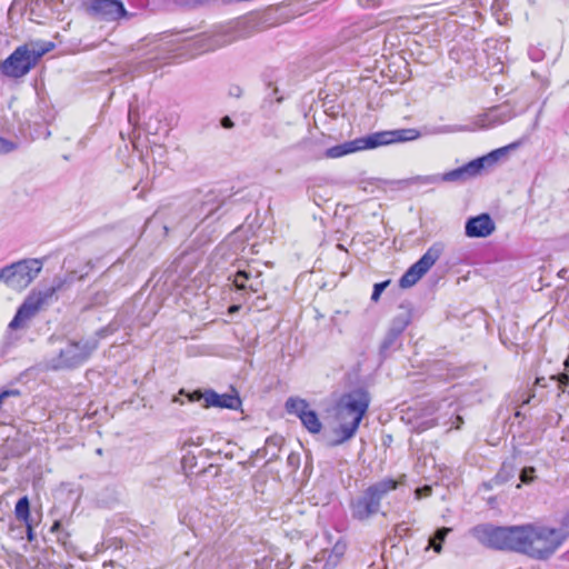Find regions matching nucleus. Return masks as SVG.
Instances as JSON below:
<instances>
[{
    "label": "nucleus",
    "instance_id": "1",
    "mask_svg": "<svg viewBox=\"0 0 569 569\" xmlns=\"http://www.w3.org/2000/svg\"><path fill=\"white\" fill-rule=\"evenodd\" d=\"M419 137L420 132L413 128L378 131L328 148L325 150L323 154L316 156V159H320L322 157L337 159L357 151L375 149L397 142L413 141Z\"/></svg>",
    "mask_w": 569,
    "mask_h": 569
},
{
    "label": "nucleus",
    "instance_id": "2",
    "mask_svg": "<svg viewBox=\"0 0 569 569\" xmlns=\"http://www.w3.org/2000/svg\"><path fill=\"white\" fill-rule=\"evenodd\" d=\"M519 553L543 560L561 546L563 536L560 530L548 527L523 525Z\"/></svg>",
    "mask_w": 569,
    "mask_h": 569
},
{
    "label": "nucleus",
    "instance_id": "3",
    "mask_svg": "<svg viewBox=\"0 0 569 569\" xmlns=\"http://www.w3.org/2000/svg\"><path fill=\"white\" fill-rule=\"evenodd\" d=\"M401 483V480L389 477L371 483L360 496L350 501L351 517L358 521H367L378 515L382 500Z\"/></svg>",
    "mask_w": 569,
    "mask_h": 569
},
{
    "label": "nucleus",
    "instance_id": "4",
    "mask_svg": "<svg viewBox=\"0 0 569 569\" xmlns=\"http://www.w3.org/2000/svg\"><path fill=\"white\" fill-rule=\"evenodd\" d=\"M471 533L488 548L519 552L522 526L499 527L485 523L473 527Z\"/></svg>",
    "mask_w": 569,
    "mask_h": 569
},
{
    "label": "nucleus",
    "instance_id": "5",
    "mask_svg": "<svg viewBox=\"0 0 569 569\" xmlns=\"http://www.w3.org/2000/svg\"><path fill=\"white\" fill-rule=\"evenodd\" d=\"M231 193L227 189H210L204 193H198L192 198V204L184 219L191 222L203 223L207 220H219V211L228 203Z\"/></svg>",
    "mask_w": 569,
    "mask_h": 569
},
{
    "label": "nucleus",
    "instance_id": "6",
    "mask_svg": "<svg viewBox=\"0 0 569 569\" xmlns=\"http://www.w3.org/2000/svg\"><path fill=\"white\" fill-rule=\"evenodd\" d=\"M370 403V396L363 388L355 389L345 393L338 403V420H350L360 425Z\"/></svg>",
    "mask_w": 569,
    "mask_h": 569
},
{
    "label": "nucleus",
    "instance_id": "7",
    "mask_svg": "<svg viewBox=\"0 0 569 569\" xmlns=\"http://www.w3.org/2000/svg\"><path fill=\"white\" fill-rule=\"evenodd\" d=\"M33 67H36V49H29L28 44H22L0 63V71L8 78L18 79L26 76Z\"/></svg>",
    "mask_w": 569,
    "mask_h": 569
},
{
    "label": "nucleus",
    "instance_id": "8",
    "mask_svg": "<svg viewBox=\"0 0 569 569\" xmlns=\"http://www.w3.org/2000/svg\"><path fill=\"white\" fill-rule=\"evenodd\" d=\"M98 348V340L87 339L78 342L71 341L61 349L54 368H76L84 363Z\"/></svg>",
    "mask_w": 569,
    "mask_h": 569
},
{
    "label": "nucleus",
    "instance_id": "9",
    "mask_svg": "<svg viewBox=\"0 0 569 569\" xmlns=\"http://www.w3.org/2000/svg\"><path fill=\"white\" fill-rule=\"evenodd\" d=\"M443 250L445 244L442 242H435L430 246L422 257L403 273L399 280V286L410 288L416 284L437 262Z\"/></svg>",
    "mask_w": 569,
    "mask_h": 569
},
{
    "label": "nucleus",
    "instance_id": "10",
    "mask_svg": "<svg viewBox=\"0 0 569 569\" xmlns=\"http://www.w3.org/2000/svg\"><path fill=\"white\" fill-rule=\"evenodd\" d=\"M36 315V290L32 289L27 300L18 308L13 319L8 326V331L3 340L2 348L7 351L11 346L19 340L16 331L22 330L28 327V321Z\"/></svg>",
    "mask_w": 569,
    "mask_h": 569
},
{
    "label": "nucleus",
    "instance_id": "11",
    "mask_svg": "<svg viewBox=\"0 0 569 569\" xmlns=\"http://www.w3.org/2000/svg\"><path fill=\"white\" fill-rule=\"evenodd\" d=\"M7 287L16 291H22L33 280L36 272V259H23L8 266Z\"/></svg>",
    "mask_w": 569,
    "mask_h": 569
},
{
    "label": "nucleus",
    "instance_id": "12",
    "mask_svg": "<svg viewBox=\"0 0 569 569\" xmlns=\"http://www.w3.org/2000/svg\"><path fill=\"white\" fill-rule=\"evenodd\" d=\"M188 399L191 402H197L200 400L204 401V408H222V409H231L236 410L241 406V400L238 393H223L219 395L212 389H207L203 392L200 390H196L191 393H188Z\"/></svg>",
    "mask_w": 569,
    "mask_h": 569
},
{
    "label": "nucleus",
    "instance_id": "13",
    "mask_svg": "<svg viewBox=\"0 0 569 569\" xmlns=\"http://www.w3.org/2000/svg\"><path fill=\"white\" fill-rule=\"evenodd\" d=\"M88 10L92 16L106 21H116L127 16L120 0H92Z\"/></svg>",
    "mask_w": 569,
    "mask_h": 569
},
{
    "label": "nucleus",
    "instance_id": "14",
    "mask_svg": "<svg viewBox=\"0 0 569 569\" xmlns=\"http://www.w3.org/2000/svg\"><path fill=\"white\" fill-rule=\"evenodd\" d=\"M486 169L487 168L483 164V160H481L479 157L459 168L445 172L443 179L446 182H466L470 179L481 176Z\"/></svg>",
    "mask_w": 569,
    "mask_h": 569
},
{
    "label": "nucleus",
    "instance_id": "15",
    "mask_svg": "<svg viewBox=\"0 0 569 569\" xmlns=\"http://www.w3.org/2000/svg\"><path fill=\"white\" fill-rule=\"evenodd\" d=\"M496 230V224L489 213L470 217L465 224V233L469 238H486Z\"/></svg>",
    "mask_w": 569,
    "mask_h": 569
},
{
    "label": "nucleus",
    "instance_id": "16",
    "mask_svg": "<svg viewBox=\"0 0 569 569\" xmlns=\"http://www.w3.org/2000/svg\"><path fill=\"white\" fill-rule=\"evenodd\" d=\"M241 38L237 26H224L220 27L211 37H209V43L206 50H214L228 46L236 40Z\"/></svg>",
    "mask_w": 569,
    "mask_h": 569
},
{
    "label": "nucleus",
    "instance_id": "17",
    "mask_svg": "<svg viewBox=\"0 0 569 569\" xmlns=\"http://www.w3.org/2000/svg\"><path fill=\"white\" fill-rule=\"evenodd\" d=\"M261 274L256 272L254 274L249 270H238L234 274L233 284L239 290H250L251 292H258L262 284Z\"/></svg>",
    "mask_w": 569,
    "mask_h": 569
},
{
    "label": "nucleus",
    "instance_id": "18",
    "mask_svg": "<svg viewBox=\"0 0 569 569\" xmlns=\"http://www.w3.org/2000/svg\"><path fill=\"white\" fill-rule=\"evenodd\" d=\"M14 515H16L17 519L24 521L28 540L32 541L36 538V536L33 532V526H32V523L29 522L30 502H29V499L27 496L21 497L18 500V502L16 505V509H14Z\"/></svg>",
    "mask_w": 569,
    "mask_h": 569
},
{
    "label": "nucleus",
    "instance_id": "19",
    "mask_svg": "<svg viewBox=\"0 0 569 569\" xmlns=\"http://www.w3.org/2000/svg\"><path fill=\"white\" fill-rule=\"evenodd\" d=\"M340 425L335 429V433L337 436L336 439L330 441L329 446L336 447L345 441L351 439L357 432L359 425L358 422H351L350 420H339Z\"/></svg>",
    "mask_w": 569,
    "mask_h": 569
},
{
    "label": "nucleus",
    "instance_id": "20",
    "mask_svg": "<svg viewBox=\"0 0 569 569\" xmlns=\"http://www.w3.org/2000/svg\"><path fill=\"white\" fill-rule=\"evenodd\" d=\"M282 443L283 438L281 436H270L267 438L264 447L258 450V453L262 457H268V461H273L278 458Z\"/></svg>",
    "mask_w": 569,
    "mask_h": 569
},
{
    "label": "nucleus",
    "instance_id": "21",
    "mask_svg": "<svg viewBox=\"0 0 569 569\" xmlns=\"http://www.w3.org/2000/svg\"><path fill=\"white\" fill-rule=\"evenodd\" d=\"M256 569H288L287 560L276 559L273 553L264 555L254 560Z\"/></svg>",
    "mask_w": 569,
    "mask_h": 569
},
{
    "label": "nucleus",
    "instance_id": "22",
    "mask_svg": "<svg viewBox=\"0 0 569 569\" xmlns=\"http://www.w3.org/2000/svg\"><path fill=\"white\" fill-rule=\"evenodd\" d=\"M299 419L310 433H319L321 431L322 423L315 410L308 409Z\"/></svg>",
    "mask_w": 569,
    "mask_h": 569
},
{
    "label": "nucleus",
    "instance_id": "23",
    "mask_svg": "<svg viewBox=\"0 0 569 569\" xmlns=\"http://www.w3.org/2000/svg\"><path fill=\"white\" fill-rule=\"evenodd\" d=\"M284 408L289 415H295L298 418H300L302 413H305L309 409V403L305 399L298 397H290L287 399Z\"/></svg>",
    "mask_w": 569,
    "mask_h": 569
},
{
    "label": "nucleus",
    "instance_id": "24",
    "mask_svg": "<svg viewBox=\"0 0 569 569\" xmlns=\"http://www.w3.org/2000/svg\"><path fill=\"white\" fill-rule=\"evenodd\" d=\"M515 147L516 144L512 143L506 147L498 148L496 150L490 151L486 156L480 157V159L483 160V164L486 166V168H491L498 162V160L501 157L506 156L508 151Z\"/></svg>",
    "mask_w": 569,
    "mask_h": 569
},
{
    "label": "nucleus",
    "instance_id": "25",
    "mask_svg": "<svg viewBox=\"0 0 569 569\" xmlns=\"http://www.w3.org/2000/svg\"><path fill=\"white\" fill-rule=\"evenodd\" d=\"M401 335L388 329L385 338L382 339L379 348V352L383 358L389 356L390 350L395 349V346Z\"/></svg>",
    "mask_w": 569,
    "mask_h": 569
},
{
    "label": "nucleus",
    "instance_id": "26",
    "mask_svg": "<svg viewBox=\"0 0 569 569\" xmlns=\"http://www.w3.org/2000/svg\"><path fill=\"white\" fill-rule=\"evenodd\" d=\"M450 531L451 529L448 527L438 528L429 538V547H431L435 552L440 553L442 550V543Z\"/></svg>",
    "mask_w": 569,
    "mask_h": 569
},
{
    "label": "nucleus",
    "instance_id": "27",
    "mask_svg": "<svg viewBox=\"0 0 569 569\" xmlns=\"http://www.w3.org/2000/svg\"><path fill=\"white\" fill-rule=\"evenodd\" d=\"M515 475V466L512 462H502L499 471L497 475L492 478V481L495 485H503L507 481H509Z\"/></svg>",
    "mask_w": 569,
    "mask_h": 569
},
{
    "label": "nucleus",
    "instance_id": "28",
    "mask_svg": "<svg viewBox=\"0 0 569 569\" xmlns=\"http://www.w3.org/2000/svg\"><path fill=\"white\" fill-rule=\"evenodd\" d=\"M410 321H411L410 312L409 311L401 312L392 319L389 329L399 335H402V332L409 326Z\"/></svg>",
    "mask_w": 569,
    "mask_h": 569
},
{
    "label": "nucleus",
    "instance_id": "29",
    "mask_svg": "<svg viewBox=\"0 0 569 569\" xmlns=\"http://www.w3.org/2000/svg\"><path fill=\"white\" fill-rule=\"evenodd\" d=\"M63 284H64L63 280L56 279L54 283L50 288H48L43 291H38V300H37L38 310L40 309L41 305L47 303L48 300L53 296V293L57 290L61 289Z\"/></svg>",
    "mask_w": 569,
    "mask_h": 569
},
{
    "label": "nucleus",
    "instance_id": "30",
    "mask_svg": "<svg viewBox=\"0 0 569 569\" xmlns=\"http://www.w3.org/2000/svg\"><path fill=\"white\" fill-rule=\"evenodd\" d=\"M550 380L557 382V388L559 391L558 396H560V393L566 392L567 387H569V375L567 373L553 375L550 377Z\"/></svg>",
    "mask_w": 569,
    "mask_h": 569
},
{
    "label": "nucleus",
    "instance_id": "31",
    "mask_svg": "<svg viewBox=\"0 0 569 569\" xmlns=\"http://www.w3.org/2000/svg\"><path fill=\"white\" fill-rule=\"evenodd\" d=\"M415 180L421 184H437L440 182H446V180L443 179V173L442 174L418 176L415 178Z\"/></svg>",
    "mask_w": 569,
    "mask_h": 569
},
{
    "label": "nucleus",
    "instance_id": "32",
    "mask_svg": "<svg viewBox=\"0 0 569 569\" xmlns=\"http://www.w3.org/2000/svg\"><path fill=\"white\" fill-rule=\"evenodd\" d=\"M19 148V143L0 136V154H8Z\"/></svg>",
    "mask_w": 569,
    "mask_h": 569
},
{
    "label": "nucleus",
    "instance_id": "33",
    "mask_svg": "<svg viewBox=\"0 0 569 569\" xmlns=\"http://www.w3.org/2000/svg\"><path fill=\"white\" fill-rule=\"evenodd\" d=\"M389 283H390V280H386V281H382V282L375 283L373 290H372V295H371V300L372 301H378L380 296H381V293L389 286Z\"/></svg>",
    "mask_w": 569,
    "mask_h": 569
},
{
    "label": "nucleus",
    "instance_id": "34",
    "mask_svg": "<svg viewBox=\"0 0 569 569\" xmlns=\"http://www.w3.org/2000/svg\"><path fill=\"white\" fill-rule=\"evenodd\" d=\"M535 468L533 467H525L521 471H520V480L521 482L523 483H530L532 480H533V473H535Z\"/></svg>",
    "mask_w": 569,
    "mask_h": 569
},
{
    "label": "nucleus",
    "instance_id": "35",
    "mask_svg": "<svg viewBox=\"0 0 569 569\" xmlns=\"http://www.w3.org/2000/svg\"><path fill=\"white\" fill-rule=\"evenodd\" d=\"M54 44L52 42L38 41V59H40L43 54L52 50Z\"/></svg>",
    "mask_w": 569,
    "mask_h": 569
},
{
    "label": "nucleus",
    "instance_id": "36",
    "mask_svg": "<svg viewBox=\"0 0 569 569\" xmlns=\"http://www.w3.org/2000/svg\"><path fill=\"white\" fill-rule=\"evenodd\" d=\"M117 330H118V326H116V325H113V323H109L108 326H106V327H103V328L99 329V330L97 331V336H98L99 338H106L107 336H109V335L113 333V332H114V331H117Z\"/></svg>",
    "mask_w": 569,
    "mask_h": 569
},
{
    "label": "nucleus",
    "instance_id": "37",
    "mask_svg": "<svg viewBox=\"0 0 569 569\" xmlns=\"http://www.w3.org/2000/svg\"><path fill=\"white\" fill-rule=\"evenodd\" d=\"M431 491H432L431 487H429V486H423L421 488H417L416 491H415L416 498L420 499L422 497H428V496L431 495Z\"/></svg>",
    "mask_w": 569,
    "mask_h": 569
},
{
    "label": "nucleus",
    "instance_id": "38",
    "mask_svg": "<svg viewBox=\"0 0 569 569\" xmlns=\"http://www.w3.org/2000/svg\"><path fill=\"white\" fill-rule=\"evenodd\" d=\"M436 425H437V421L435 419L426 420L417 426V430L419 432H421V431H425L427 429L435 427Z\"/></svg>",
    "mask_w": 569,
    "mask_h": 569
},
{
    "label": "nucleus",
    "instance_id": "39",
    "mask_svg": "<svg viewBox=\"0 0 569 569\" xmlns=\"http://www.w3.org/2000/svg\"><path fill=\"white\" fill-rule=\"evenodd\" d=\"M288 465L293 467V468H298L299 467V463H300V456L298 453H295V452H291L289 456H288Z\"/></svg>",
    "mask_w": 569,
    "mask_h": 569
},
{
    "label": "nucleus",
    "instance_id": "40",
    "mask_svg": "<svg viewBox=\"0 0 569 569\" xmlns=\"http://www.w3.org/2000/svg\"><path fill=\"white\" fill-rule=\"evenodd\" d=\"M243 93V90L240 86L233 84L229 89V96L234 98H240Z\"/></svg>",
    "mask_w": 569,
    "mask_h": 569
},
{
    "label": "nucleus",
    "instance_id": "41",
    "mask_svg": "<svg viewBox=\"0 0 569 569\" xmlns=\"http://www.w3.org/2000/svg\"><path fill=\"white\" fill-rule=\"evenodd\" d=\"M542 56H543V53L539 49H536V48L529 49V57L531 60L539 61L542 59Z\"/></svg>",
    "mask_w": 569,
    "mask_h": 569
},
{
    "label": "nucleus",
    "instance_id": "42",
    "mask_svg": "<svg viewBox=\"0 0 569 569\" xmlns=\"http://www.w3.org/2000/svg\"><path fill=\"white\" fill-rule=\"evenodd\" d=\"M220 124L224 129H232L234 127V122L229 116H224L220 120Z\"/></svg>",
    "mask_w": 569,
    "mask_h": 569
},
{
    "label": "nucleus",
    "instance_id": "43",
    "mask_svg": "<svg viewBox=\"0 0 569 569\" xmlns=\"http://www.w3.org/2000/svg\"><path fill=\"white\" fill-rule=\"evenodd\" d=\"M31 180H32V174H31V172H29V173H26V174H22L21 177H19V179L17 180V183L19 186H22L24 182L31 181Z\"/></svg>",
    "mask_w": 569,
    "mask_h": 569
},
{
    "label": "nucleus",
    "instance_id": "44",
    "mask_svg": "<svg viewBox=\"0 0 569 569\" xmlns=\"http://www.w3.org/2000/svg\"><path fill=\"white\" fill-rule=\"evenodd\" d=\"M452 425L455 429H460L461 426L463 425V418L460 415H456Z\"/></svg>",
    "mask_w": 569,
    "mask_h": 569
},
{
    "label": "nucleus",
    "instance_id": "45",
    "mask_svg": "<svg viewBox=\"0 0 569 569\" xmlns=\"http://www.w3.org/2000/svg\"><path fill=\"white\" fill-rule=\"evenodd\" d=\"M8 266L0 269V281H3L7 284V277H8Z\"/></svg>",
    "mask_w": 569,
    "mask_h": 569
},
{
    "label": "nucleus",
    "instance_id": "46",
    "mask_svg": "<svg viewBox=\"0 0 569 569\" xmlns=\"http://www.w3.org/2000/svg\"><path fill=\"white\" fill-rule=\"evenodd\" d=\"M381 0H359L362 6H377Z\"/></svg>",
    "mask_w": 569,
    "mask_h": 569
},
{
    "label": "nucleus",
    "instance_id": "47",
    "mask_svg": "<svg viewBox=\"0 0 569 569\" xmlns=\"http://www.w3.org/2000/svg\"><path fill=\"white\" fill-rule=\"evenodd\" d=\"M313 144V142L311 140H303V141H300L297 147L299 148H305V149H308L309 147H311Z\"/></svg>",
    "mask_w": 569,
    "mask_h": 569
},
{
    "label": "nucleus",
    "instance_id": "48",
    "mask_svg": "<svg viewBox=\"0 0 569 569\" xmlns=\"http://www.w3.org/2000/svg\"><path fill=\"white\" fill-rule=\"evenodd\" d=\"M407 530H408V528L405 527V522L398 523L397 527H396V532L398 535H401L402 532H406Z\"/></svg>",
    "mask_w": 569,
    "mask_h": 569
},
{
    "label": "nucleus",
    "instance_id": "49",
    "mask_svg": "<svg viewBox=\"0 0 569 569\" xmlns=\"http://www.w3.org/2000/svg\"><path fill=\"white\" fill-rule=\"evenodd\" d=\"M86 274H88V271H87V272H84V273H80V274H78V272H77V271H72V272H71V279H70V280L72 281V280H73V279H76V278H77L78 280H81V279H83V277H84Z\"/></svg>",
    "mask_w": 569,
    "mask_h": 569
},
{
    "label": "nucleus",
    "instance_id": "50",
    "mask_svg": "<svg viewBox=\"0 0 569 569\" xmlns=\"http://www.w3.org/2000/svg\"><path fill=\"white\" fill-rule=\"evenodd\" d=\"M482 486H483V488H485L486 490H491L496 485H495V482H493V481H492V479H491V480H490V481H488V482H483V485H482Z\"/></svg>",
    "mask_w": 569,
    "mask_h": 569
},
{
    "label": "nucleus",
    "instance_id": "51",
    "mask_svg": "<svg viewBox=\"0 0 569 569\" xmlns=\"http://www.w3.org/2000/svg\"><path fill=\"white\" fill-rule=\"evenodd\" d=\"M543 381H545V378H543V377H538V378L536 379V382H535V383H536L537 386H540V387H546V385L543 383Z\"/></svg>",
    "mask_w": 569,
    "mask_h": 569
},
{
    "label": "nucleus",
    "instance_id": "52",
    "mask_svg": "<svg viewBox=\"0 0 569 569\" xmlns=\"http://www.w3.org/2000/svg\"><path fill=\"white\" fill-rule=\"evenodd\" d=\"M533 397H535V395H533V393H532V395H529V396L527 397V399H525V400L522 401V406L528 405V403L531 401V399H532Z\"/></svg>",
    "mask_w": 569,
    "mask_h": 569
},
{
    "label": "nucleus",
    "instance_id": "53",
    "mask_svg": "<svg viewBox=\"0 0 569 569\" xmlns=\"http://www.w3.org/2000/svg\"><path fill=\"white\" fill-rule=\"evenodd\" d=\"M60 527V523L58 521H54V523L51 527V531L57 530Z\"/></svg>",
    "mask_w": 569,
    "mask_h": 569
},
{
    "label": "nucleus",
    "instance_id": "54",
    "mask_svg": "<svg viewBox=\"0 0 569 569\" xmlns=\"http://www.w3.org/2000/svg\"><path fill=\"white\" fill-rule=\"evenodd\" d=\"M41 268H42V261L40 259H38V268H37L38 273L41 271Z\"/></svg>",
    "mask_w": 569,
    "mask_h": 569
},
{
    "label": "nucleus",
    "instance_id": "55",
    "mask_svg": "<svg viewBox=\"0 0 569 569\" xmlns=\"http://www.w3.org/2000/svg\"><path fill=\"white\" fill-rule=\"evenodd\" d=\"M566 273H567V270L566 269H561L558 274H559V277L563 278Z\"/></svg>",
    "mask_w": 569,
    "mask_h": 569
},
{
    "label": "nucleus",
    "instance_id": "56",
    "mask_svg": "<svg viewBox=\"0 0 569 569\" xmlns=\"http://www.w3.org/2000/svg\"><path fill=\"white\" fill-rule=\"evenodd\" d=\"M7 466L4 461H0V470H6Z\"/></svg>",
    "mask_w": 569,
    "mask_h": 569
},
{
    "label": "nucleus",
    "instance_id": "57",
    "mask_svg": "<svg viewBox=\"0 0 569 569\" xmlns=\"http://www.w3.org/2000/svg\"><path fill=\"white\" fill-rule=\"evenodd\" d=\"M515 417H517V418H520V417H522V413H521V411H520V410H517V411H516V413H515Z\"/></svg>",
    "mask_w": 569,
    "mask_h": 569
},
{
    "label": "nucleus",
    "instance_id": "58",
    "mask_svg": "<svg viewBox=\"0 0 569 569\" xmlns=\"http://www.w3.org/2000/svg\"><path fill=\"white\" fill-rule=\"evenodd\" d=\"M96 452H97V455L101 456V455H102V449H101V448H98V449L96 450Z\"/></svg>",
    "mask_w": 569,
    "mask_h": 569
},
{
    "label": "nucleus",
    "instance_id": "59",
    "mask_svg": "<svg viewBox=\"0 0 569 569\" xmlns=\"http://www.w3.org/2000/svg\"><path fill=\"white\" fill-rule=\"evenodd\" d=\"M236 309H238V307H236V306L230 307V311H236Z\"/></svg>",
    "mask_w": 569,
    "mask_h": 569
},
{
    "label": "nucleus",
    "instance_id": "60",
    "mask_svg": "<svg viewBox=\"0 0 569 569\" xmlns=\"http://www.w3.org/2000/svg\"><path fill=\"white\" fill-rule=\"evenodd\" d=\"M276 101H277L278 103H280V102L282 101V97H278V98L276 99Z\"/></svg>",
    "mask_w": 569,
    "mask_h": 569
},
{
    "label": "nucleus",
    "instance_id": "61",
    "mask_svg": "<svg viewBox=\"0 0 569 569\" xmlns=\"http://www.w3.org/2000/svg\"><path fill=\"white\" fill-rule=\"evenodd\" d=\"M50 134H51V133H50V131H47V132L44 133V138L50 137Z\"/></svg>",
    "mask_w": 569,
    "mask_h": 569
},
{
    "label": "nucleus",
    "instance_id": "62",
    "mask_svg": "<svg viewBox=\"0 0 569 569\" xmlns=\"http://www.w3.org/2000/svg\"><path fill=\"white\" fill-rule=\"evenodd\" d=\"M87 267H89L90 269L92 268L91 261L87 262Z\"/></svg>",
    "mask_w": 569,
    "mask_h": 569
}]
</instances>
